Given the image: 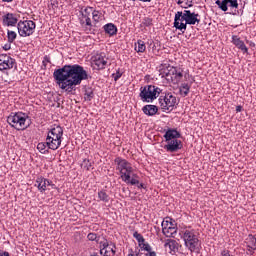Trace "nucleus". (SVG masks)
<instances>
[{
    "mask_svg": "<svg viewBox=\"0 0 256 256\" xmlns=\"http://www.w3.org/2000/svg\"><path fill=\"white\" fill-rule=\"evenodd\" d=\"M53 77L59 88L67 93L75 91V87L81 85V81L88 79L87 71L79 64L65 65L56 69Z\"/></svg>",
    "mask_w": 256,
    "mask_h": 256,
    "instance_id": "1",
    "label": "nucleus"
},
{
    "mask_svg": "<svg viewBox=\"0 0 256 256\" xmlns=\"http://www.w3.org/2000/svg\"><path fill=\"white\" fill-rule=\"evenodd\" d=\"M116 171L120 173V179L127 183V185H139V176L133 174V165L126 159L116 157L114 160Z\"/></svg>",
    "mask_w": 256,
    "mask_h": 256,
    "instance_id": "2",
    "label": "nucleus"
},
{
    "mask_svg": "<svg viewBox=\"0 0 256 256\" xmlns=\"http://www.w3.org/2000/svg\"><path fill=\"white\" fill-rule=\"evenodd\" d=\"M199 13L191 12V10L178 11L174 17V27L185 33L187 31V25H199L201 18Z\"/></svg>",
    "mask_w": 256,
    "mask_h": 256,
    "instance_id": "3",
    "label": "nucleus"
},
{
    "mask_svg": "<svg viewBox=\"0 0 256 256\" xmlns=\"http://www.w3.org/2000/svg\"><path fill=\"white\" fill-rule=\"evenodd\" d=\"M63 141V128L59 125L51 128L46 137V145L48 149L52 151H57L61 147Z\"/></svg>",
    "mask_w": 256,
    "mask_h": 256,
    "instance_id": "4",
    "label": "nucleus"
},
{
    "mask_svg": "<svg viewBox=\"0 0 256 256\" xmlns=\"http://www.w3.org/2000/svg\"><path fill=\"white\" fill-rule=\"evenodd\" d=\"M181 235L185 247H187L191 253H199V251H201V242L199 238H197V235H195V230L184 229L181 231Z\"/></svg>",
    "mask_w": 256,
    "mask_h": 256,
    "instance_id": "5",
    "label": "nucleus"
},
{
    "mask_svg": "<svg viewBox=\"0 0 256 256\" xmlns=\"http://www.w3.org/2000/svg\"><path fill=\"white\" fill-rule=\"evenodd\" d=\"M27 119H29V116L23 112H12L7 117V123L16 129V131H25L29 127Z\"/></svg>",
    "mask_w": 256,
    "mask_h": 256,
    "instance_id": "6",
    "label": "nucleus"
},
{
    "mask_svg": "<svg viewBox=\"0 0 256 256\" xmlns=\"http://www.w3.org/2000/svg\"><path fill=\"white\" fill-rule=\"evenodd\" d=\"M163 90L155 85H146L140 88L139 97L143 103H153Z\"/></svg>",
    "mask_w": 256,
    "mask_h": 256,
    "instance_id": "7",
    "label": "nucleus"
},
{
    "mask_svg": "<svg viewBox=\"0 0 256 256\" xmlns=\"http://www.w3.org/2000/svg\"><path fill=\"white\" fill-rule=\"evenodd\" d=\"M164 75L168 83H173V85H179L183 79V70L177 67L168 66L164 71Z\"/></svg>",
    "mask_w": 256,
    "mask_h": 256,
    "instance_id": "8",
    "label": "nucleus"
},
{
    "mask_svg": "<svg viewBox=\"0 0 256 256\" xmlns=\"http://www.w3.org/2000/svg\"><path fill=\"white\" fill-rule=\"evenodd\" d=\"M35 27L37 25L32 20L19 21L17 23V29L20 37H31L35 33Z\"/></svg>",
    "mask_w": 256,
    "mask_h": 256,
    "instance_id": "9",
    "label": "nucleus"
},
{
    "mask_svg": "<svg viewBox=\"0 0 256 256\" xmlns=\"http://www.w3.org/2000/svg\"><path fill=\"white\" fill-rule=\"evenodd\" d=\"M159 104L162 111H173L177 105V97L172 93H167L164 96H160Z\"/></svg>",
    "mask_w": 256,
    "mask_h": 256,
    "instance_id": "10",
    "label": "nucleus"
},
{
    "mask_svg": "<svg viewBox=\"0 0 256 256\" xmlns=\"http://www.w3.org/2000/svg\"><path fill=\"white\" fill-rule=\"evenodd\" d=\"M109 65V58L105 53L96 54L92 57V67L97 71L105 69Z\"/></svg>",
    "mask_w": 256,
    "mask_h": 256,
    "instance_id": "11",
    "label": "nucleus"
},
{
    "mask_svg": "<svg viewBox=\"0 0 256 256\" xmlns=\"http://www.w3.org/2000/svg\"><path fill=\"white\" fill-rule=\"evenodd\" d=\"M13 67H17V61L7 54H0V71H9Z\"/></svg>",
    "mask_w": 256,
    "mask_h": 256,
    "instance_id": "12",
    "label": "nucleus"
},
{
    "mask_svg": "<svg viewBox=\"0 0 256 256\" xmlns=\"http://www.w3.org/2000/svg\"><path fill=\"white\" fill-rule=\"evenodd\" d=\"M99 247H100V255L115 256V253H116L115 249H117V246H115V244H110L107 239L100 241Z\"/></svg>",
    "mask_w": 256,
    "mask_h": 256,
    "instance_id": "13",
    "label": "nucleus"
},
{
    "mask_svg": "<svg viewBox=\"0 0 256 256\" xmlns=\"http://www.w3.org/2000/svg\"><path fill=\"white\" fill-rule=\"evenodd\" d=\"M162 233L165 237H175V235H177V226L169 220H163Z\"/></svg>",
    "mask_w": 256,
    "mask_h": 256,
    "instance_id": "14",
    "label": "nucleus"
},
{
    "mask_svg": "<svg viewBox=\"0 0 256 256\" xmlns=\"http://www.w3.org/2000/svg\"><path fill=\"white\" fill-rule=\"evenodd\" d=\"M81 17H80V23L81 25H87V27H93V24L91 23V15H93V7L87 6L85 8H82L80 11Z\"/></svg>",
    "mask_w": 256,
    "mask_h": 256,
    "instance_id": "15",
    "label": "nucleus"
},
{
    "mask_svg": "<svg viewBox=\"0 0 256 256\" xmlns=\"http://www.w3.org/2000/svg\"><path fill=\"white\" fill-rule=\"evenodd\" d=\"M166 143L167 144L164 145V149L167 151V153H177V151L183 149V143L181 140H179V138L167 140Z\"/></svg>",
    "mask_w": 256,
    "mask_h": 256,
    "instance_id": "16",
    "label": "nucleus"
},
{
    "mask_svg": "<svg viewBox=\"0 0 256 256\" xmlns=\"http://www.w3.org/2000/svg\"><path fill=\"white\" fill-rule=\"evenodd\" d=\"M216 5H218L219 9L221 11H228V6L232 9H238L239 8V2L237 0H222V1H216Z\"/></svg>",
    "mask_w": 256,
    "mask_h": 256,
    "instance_id": "17",
    "label": "nucleus"
},
{
    "mask_svg": "<svg viewBox=\"0 0 256 256\" xmlns=\"http://www.w3.org/2000/svg\"><path fill=\"white\" fill-rule=\"evenodd\" d=\"M17 15L13 13H6L2 16V24L4 27H15L17 23Z\"/></svg>",
    "mask_w": 256,
    "mask_h": 256,
    "instance_id": "18",
    "label": "nucleus"
},
{
    "mask_svg": "<svg viewBox=\"0 0 256 256\" xmlns=\"http://www.w3.org/2000/svg\"><path fill=\"white\" fill-rule=\"evenodd\" d=\"M232 43L239 49L244 55H249V48L245 45V42L237 35L232 36Z\"/></svg>",
    "mask_w": 256,
    "mask_h": 256,
    "instance_id": "19",
    "label": "nucleus"
},
{
    "mask_svg": "<svg viewBox=\"0 0 256 256\" xmlns=\"http://www.w3.org/2000/svg\"><path fill=\"white\" fill-rule=\"evenodd\" d=\"M51 183L52 182L49 181V179L40 176L36 179L35 187H37V189H38V191H40V193H44V191H47V187H49V185H51Z\"/></svg>",
    "mask_w": 256,
    "mask_h": 256,
    "instance_id": "20",
    "label": "nucleus"
},
{
    "mask_svg": "<svg viewBox=\"0 0 256 256\" xmlns=\"http://www.w3.org/2000/svg\"><path fill=\"white\" fill-rule=\"evenodd\" d=\"M164 247L166 251H169V253H177L179 251V242L173 239H167Z\"/></svg>",
    "mask_w": 256,
    "mask_h": 256,
    "instance_id": "21",
    "label": "nucleus"
},
{
    "mask_svg": "<svg viewBox=\"0 0 256 256\" xmlns=\"http://www.w3.org/2000/svg\"><path fill=\"white\" fill-rule=\"evenodd\" d=\"M142 111L144 115H147L148 117H153L154 115H157L159 108L156 105L148 104L143 106Z\"/></svg>",
    "mask_w": 256,
    "mask_h": 256,
    "instance_id": "22",
    "label": "nucleus"
},
{
    "mask_svg": "<svg viewBox=\"0 0 256 256\" xmlns=\"http://www.w3.org/2000/svg\"><path fill=\"white\" fill-rule=\"evenodd\" d=\"M179 137H181V133L175 129H168L164 134L165 141H173L179 139Z\"/></svg>",
    "mask_w": 256,
    "mask_h": 256,
    "instance_id": "23",
    "label": "nucleus"
},
{
    "mask_svg": "<svg viewBox=\"0 0 256 256\" xmlns=\"http://www.w3.org/2000/svg\"><path fill=\"white\" fill-rule=\"evenodd\" d=\"M104 31L111 36L117 35V26H115L113 23L106 24L104 25Z\"/></svg>",
    "mask_w": 256,
    "mask_h": 256,
    "instance_id": "24",
    "label": "nucleus"
},
{
    "mask_svg": "<svg viewBox=\"0 0 256 256\" xmlns=\"http://www.w3.org/2000/svg\"><path fill=\"white\" fill-rule=\"evenodd\" d=\"M98 199V201H102L103 203H109L111 201V197H109V194L105 190L98 192Z\"/></svg>",
    "mask_w": 256,
    "mask_h": 256,
    "instance_id": "25",
    "label": "nucleus"
},
{
    "mask_svg": "<svg viewBox=\"0 0 256 256\" xmlns=\"http://www.w3.org/2000/svg\"><path fill=\"white\" fill-rule=\"evenodd\" d=\"M177 5H180L182 9H189V7H193V0H175Z\"/></svg>",
    "mask_w": 256,
    "mask_h": 256,
    "instance_id": "26",
    "label": "nucleus"
},
{
    "mask_svg": "<svg viewBox=\"0 0 256 256\" xmlns=\"http://www.w3.org/2000/svg\"><path fill=\"white\" fill-rule=\"evenodd\" d=\"M147 46H145V42L143 40H138L135 44V51L137 53H145Z\"/></svg>",
    "mask_w": 256,
    "mask_h": 256,
    "instance_id": "27",
    "label": "nucleus"
},
{
    "mask_svg": "<svg viewBox=\"0 0 256 256\" xmlns=\"http://www.w3.org/2000/svg\"><path fill=\"white\" fill-rule=\"evenodd\" d=\"M190 89H191V86H189V84L187 83L181 84L179 88L180 95H182V97H187L189 95Z\"/></svg>",
    "mask_w": 256,
    "mask_h": 256,
    "instance_id": "28",
    "label": "nucleus"
},
{
    "mask_svg": "<svg viewBox=\"0 0 256 256\" xmlns=\"http://www.w3.org/2000/svg\"><path fill=\"white\" fill-rule=\"evenodd\" d=\"M93 97H95V92L93 91V88L91 87L85 88V92H84L85 101H91Z\"/></svg>",
    "mask_w": 256,
    "mask_h": 256,
    "instance_id": "29",
    "label": "nucleus"
},
{
    "mask_svg": "<svg viewBox=\"0 0 256 256\" xmlns=\"http://www.w3.org/2000/svg\"><path fill=\"white\" fill-rule=\"evenodd\" d=\"M246 245L247 247H250V249H256V236H253L252 234L248 235Z\"/></svg>",
    "mask_w": 256,
    "mask_h": 256,
    "instance_id": "30",
    "label": "nucleus"
},
{
    "mask_svg": "<svg viewBox=\"0 0 256 256\" xmlns=\"http://www.w3.org/2000/svg\"><path fill=\"white\" fill-rule=\"evenodd\" d=\"M49 146H47V142H40L37 145V150L39 153H42V155H45V153H49Z\"/></svg>",
    "mask_w": 256,
    "mask_h": 256,
    "instance_id": "31",
    "label": "nucleus"
},
{
    "mask_svg": "<svg viewBox=\"0 0 256 256\" xmlns=\"http://www.w3.org/2000/svg\"><path fill=\"white\" fill-rule=\"evenodd\" d=\"M7 39H8V43H14L15 39H17V32H15L13 30H8L7 31Z\"/></svg>",
    "mask_w": 256,
    "mask_h": 256,
    "instance_id": "32",
    "label": "nucleus"
},
{
    "mask_svg": "<svg viewBox=\"0 0 256 256\" xmlns=\"http://www.w3.org/2000/svg\"><path fill=\"white\" fill-rule=\"evenodd\" d=\"M92 19L95 23H99V21H101V12L92 10Z\"/></svg>",
    "mask_w": 256,
    "mask_h": 256,
    "instance_id": "33",
    "label": "nucleus"
},
{
    "mask_svg": "<svg viewBox=\"0 0 256 256\" xmlns=\"http://www.w3.org/2000/svg\"><path fill=\"white\" fill-rule=\"evenodd\" d=\"M153 25V19L150 17H145L140 24L141 27H151Z\"/></svg>",
    "mask_w": 256,
    "mask_h": 256,
    "instance_id": "34",
    "label": "nucleus"
},
{
    "mask_svg": "<svg viewBox=\"0 0 256 256\" xmlns=\"http://www.w3.org/2000/svg\"><path fill=\"white\" fill-rule=\"evenodd\" d=\"M81 167L84 168L85 171H89L93 167V164L89 159H84L81 164Z\"/></svg>",
    "mask_w": 256,
    "mask_h": 256,
    "instance_id": "35",
    "label": "nucleus"
},
{
    "mask_svg": "<svg viewBox=\"0 0 256 256\" xmlns=\"http://www.w3.org/2000/svg\"><path fill=\"white\" fill-rule=\"evenodd\" d=\"M133 237L138 242V245H140L141 243H144V241H145V238L143 237V235H141L137 231L133 233Z\"/></svg>",
    "mask_w": 256,
    "mask_h": 256,
    "instance_id": "36",
    "label": "nucleus"
},
{
    "mask_svg": "<svg viewBox=\"0 0 256 256\" xmlns=\"http://www.w3.org/2000/svg\"><path fill=\"white\" fill-rule=\"evenodd\" d=\"M141 251H147V252H151V245H149V243H145V240L144 242L138 244Z\"/></svg>",
    "mask_w": 256,
    "mask_h": 256,
    "instance_id": "37",
    "label": "nucleus"
},
{
    "mask_svg": "<svg viewBox=\"0 0 256 256\" xmlns=\"http://www.w3.org/2000/svg\"><path fill=\"white\" fill-rule=\"evenodd\" d=\"M87 239H88V241H99V240H97L98 237H97V234H95V233H89L87 235Z\"/></svg>",
    "mask_w": 256,
    "mask_h": 256,
    "instance_id": "38",
    "label": "nucleus"
},
{
    "mask_svg": "<svg viewBox=\"0 0 256 256\" xmlns=\"http://www.w3.org/2000/svg\"><path fill=\"white\" fill-rule=\"evenodd\" d=\"M122 73L117 71L115 74H113V77H114V81H119V79H121L122 77Z\"/></svg>",
    "mask_w": 256,
    "mask_h": 256,
    "instance_id": "39",
    "label": "nucleus"
},
{
    "mask_svg": "<svg viewBox=\"0 0 256 256\" xmlns=\"http://www.w3.org/2000/svg\"><path fill=\"white\" fill-rule=\"evenodd\" d=\"M0 256H11L9 252L0 249Z\"/></svg>",
    "mask_w": 256,
    "mask_h": 256,
    "instance_id": "40",
    "label": "nucleus"
},
{
    "mask_svg": "<svg viewBox=\"0 0 256 256\" xmlns=\"http://www.w3.org/2000/svg\"><path fill=\"white\" fill-rule=\"evenodd\" d=\"M242 110H243L242 106H237L236 107V113H241Z\"/></svg>",
    "mask_w": 256,
    "mask_h": 256,
    "instance_id": "41",
    "label": "nucleus"
},
{
    "mask_svg": "<svg viewBox=\"0 0 256 256\" xmlns=\"http://www.w3.org/2000/svg\"><path fill=\"white\" fill-rule=\"evenodd\" d=\"M4 49H5V51H9V49H11V45L6 44V45L4 46Z\"/></svg>",
    "mask_w": 256,
    "mask_h": 256,
    "instance_id": "42",
    "label": "nucleus"
},
{
    "mask_svg": "<svg viewBox=\"0 0 256 256\" xmlns=\"http://www.w3.org/2000/svg\"><path fill=\"white\" fill-rule=\"evenodd\" d=\"M149 254H148V256H157V253H155V252H153V251H151L150 250V252H148Z\"/></svg>",
    "mask_w": 256,
    "mask_h": 256,
    "instance_id": "43",
    "label": "nucleus"
},
{
    "mask_svg": "<svg viewBox=\"0 0 256 256\" xmlns=\"http://www.w3.org/2000/svg\"><path fill=\"white\" fill-rule=\"evenodd\" d=\"M248 251H249V253H251V254L255 253V249H252L251 247H248Z\"/></svg>",
    "mask_w": 256,
    "mask_h": 256,
    "instance_id": "44",
    "label": "nucleus"
},
{
    "mask_svg": "<svg viewBox=\"0 0 256 256\" xmlns=\"http://www.w3.org/2000/svg\"><path fill=\"white\" fill-rule=\"evenodd\" d=\"M44 61H46V63H50L49 58L47 56L44 57Z\"/></svg>",
    "mask_w": 256,
    "mask_h": 256,
    "instance_id": "45",
    "label": "nucleus"
},
{
    "mask_svg": "<svg viewBox=\"0 0 256 256\" xmlns=\"http://www.w3.org/2000/svg\"><path fill=\"white\" fill-rule=\"evenodd\" d=\"M142 187H144L143 183L141 184L138 183V189H142Z\"/></svg>",
    "mask_w": 256,
    "mask_h": 256,
    "instance_id": "46",
    "label": "nucleus"
},
{
    "mask_svg": "<svg viewBox=\"0 0 256 256\" xmlns=\"http://www.w3.org/2000/svg\"><path fill=\"white\" fill-rule=\"evenodd\" d=\"M143 1V3H151V0H140Z\"/></svg>",
    "mask_w": 256,
    "mask_h": 256,
    "instance_id": "47",
    "label": "nucleus"
},
{
    "mask_svg": "<svg viewBox=\"0 0 256 256\" xmlns=\"http://www.w3.org/2000/svg\"><path fill=\"white\" fill-rule=\"evenodd\" d=\"M4 1L5 3H11L13 0H2Z\"/></svg>",
    "mask_w": 256,
    "mask_h": 256,
    "instance_id": "48",
    "label": "nucleus"
},
{
    "mask_svg": "<svg viewBox=\"0 0 256 256\" xmlns=\"http://www.w3.org/2000/svg\"><path fill=\"white\" fill-rule=\"evenodd\" d=\"M251 47H255V44L253 42H250Z\"/></svg>",
    "mask_w": 256,
    "mask_h": 256,
    "instance_id": "49",
    "label": "nucleus"
},
{
    "mask_svg": "<svg viewBox=\"0 0 256 256\" xmlns=\"http://www.w3.org/2000/svg\"><path fill=\"white\" fill-rule=\"evenodd\" d=\"M128 256H137V255H135V254H133V253H130V254H128Z\"/></svg>",
    "mask_w": 256,
    "mask_h": 256,
    "instance_id": "50",
    "label": "nucleus"
},
{
    "mask_svg": "<svg viewBox=\"0 0 256 256\" xmlns=\"http://www.w3.org/2000/svg\"><path fill=\"white\" fill-rule=\"evenodd\" d=\"M91 256H99L97 253H95V254H92Z\"/></svg>",
    "mask_w": 256,
    "mask_h": 256,
    "instance_id": "51",
    "label": "nucleus"
},
{
    "mask_svg": "<svg viewBox=\"0 0 256 256\" xmlns=\"http://www.w3.org/2000/svg\"><path fill=\"white\" fill-rule=\"evenodd\" d=\"M217 1H221V0H217Z\"/></svg>",
    "mask_w": 256,
    "mask_h": 256,
    "instance_id": "52",
    "label": "nucleus"
}]
</instances>
